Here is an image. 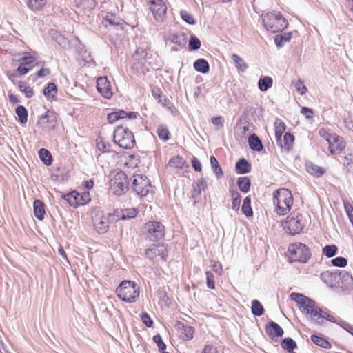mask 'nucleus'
<instances>
[{
    "mask_svg": "<svg viewBox=\"0 0 353 353\" xmlns=\"http://www.w3.org/2000/svg\"><path fill=\"white\" fill-rule=\"evenodd\" d=\"M39 156L41 161L46 165H50L52 163V157L49 150L45 148H41L39 150Z\"/></svg>",
    "mask_w": 353,
    "mask_h": 353,
    "instance_id": "obj_36",
    "label": "nucleus"
},
{
    "mask_svg": "<svg viewBox=\"0 0 353 353\" xmlns=\"http://www.w3.org/2000/svg\"><path fill=\"white\" fill-rule=\"evenodd\" d=\"M110 176V187L114 194L121 196L130 190V181L127 174L121 170H113Z\"/></svg>",
    "mask_w": 353,
    "mask_h": 353,
    "instance_id": "obj_4",
    "label": "nucleus"
},
{
    "mask_svg": "<svg viewBox=\"0 0 353 353\" xmlns=\"http://www.w3.org/2000/svg\"><path fill=\"white\" fill-rule=\"evenodd\" d=\"M46 3V0H28V6L33 10H38L41 9Z\"/></svg>",
    "mask_w": 353,
    "mask_h": 353,
    "instance_id": "obj_50",
    "label": "nucleus"
},
{
    "mask_svg": "<svg viewBox=\"0 0 353 353\" xmlns=\"http://www.w3.org/2000/svg\"><path fill=\"white\" fill-rule=\"evenodd\" d=\"M148 52L145 49L142 48H138L134 53L132 54V59L137 63L144 65L147 58H148Z\"/></svg>",
    "mask_w": 353,
    "mask_h": 353,
    "instance_id": "obj_29",
    "label": "nucleus"
},
{
    "mask_svg": "<svg viewBox=\"0 0 353 353\" xmlns=\"http://www.w3.org/2000/svg\"><path fill=\"white\" fill-rule=\"evenodd\" d=\"M263 25L268 31L273 33L281 32L287 28L288 23L280 12H268L262 15Z\"/></svg>",
    "mask_w": 353,
    "mask_h": 353,
    "instance_id": "obj_6",
    "label": "nucleus"
},
{
    "mask_svg": "<svg viewBox=\"0 0 353 353\" xmlns=\"http://www.w3.org/2000/svg\"><path fill=\"white\" fill-rule=\"evenodd\" d=\"M170 40L172 43L183 47L186 44V37L184 34H173L170 36Z\"/></svg>",
    "mask_w": 353,
    "mask_h": 353,
    "instance_id": "obj_47",
    "label": "nucleus"
},
{
    "mask_svg": "<svg viewBox=\"0 0 353 353\" xmlns=\"http://www.w3.org/2000/svg\"><path fill=\"white\" fill-rule=\"evenodd\" d=\"M33 210L35 217L42 221L44 219L46 214L45 204L41 200L37 199L33 203Z\"/></svg>",
    "mask_w": 353,
    "mask_h": 353,
    "instance_id": "obj_25",
    "label": "nucleus"
},
{
    "mask_svg": "<svg viewBox=\"0 0 353 353\" xmlns=\"http://www.w3.org/2000/svg\"><path fill=\"white\" fill-rule=\"evenodd\" d=\"M141 319L147 327H151L153 325L154 322L148 313L143 312L141 314Z\"/></svg>",
    "mask_w": 353,
    "mask_h": 353,
    "instance_id": "obj_64",
    "label": "nucleus"
},
{
    "mask_svg": "<svg viewBox=\"0 0 353 353\" xmlns=\"http://www.w3.org/2000/svg\"><path fill=\"white\" fill-rule=\"evenodd\" d=\"M143 234L146 240L157 242L164 239L165 228L160 221H150L144 225Z\"/></svg>",
    "mask_w": 353,
    "mask_h": 353,
    "instance_id": "obj_8",
    "label": "nucleus"
},
{
    "mask_svg": "<svg viewBox=\"0 0 353 353\" xmlns=\"http://www.w3.org/2000/svg\"><path fill=\"white\" fill-rule=\"evenodd\" d=\"M292 38V33L287 32L276 35L274 42L277 47H282L286 42Z\"/></svg>",
    "mask_w": 353,
    "mask_h": 353,
    "instance_id": "obj_41",
    "label": "nucleus"
},
{
    "mask_svg": "<svg viewBox=\"0 0 353 353\" xmlns=\"http://www.w3.org/2000/svg\"><path fill=\"white\" fill-rule=\"evenodd\" d=\"M97 88L98 92L104 97L110 99L113 94L110 82L107 77H99L97 80Z\"/></svg>",
    "mask_w": 353,
    "mask_h": 353,
    "instance_id": "obj_14",
    "label": "nucleus"
},
{
    "mask_svg": "<svg viewBox=\"0 0 353 353\" xmlns=\"http://www.w3.org/2000/svg\"><path fill=\"white\" fill-rule=\"evenodd\" d=\"M123 209H115L113 213L108 214L109 221L112 223H116L119 220H123Z\"/></svg>",
    "mask_w": 353,
    "mask_h": 353,
    "instance_id": "obj_51",
    "label": "nucleus"
},
{
    "mask_svg": "<svg viewBox=\"0 0 353 353\" xmlns=\"http://www.w3.org/2000/svg\"><path fill=\"white\" fill-rule=\"evenodd\" d=\"M93 225L95 230L99 234H105L109 229V221L108 216H102L100 217L95 216L92 219Z\"/></svg>",
    "mask_w": 353,
    "mask_h": 353,
    "instance_id": "obj_17",
    "label": "nucleus"
},
{
    "mask_svg": "<svg viewBox=\"0 0 353 353\" xmlns=\"http://www.w3.org/2000/svg\"><path fill=\"white\" fill-rule=\"evenodd\" d=\"M251 310L253 315L261 316L264 313V309L259 301L254 299L252 301Z\"/></svg>",
    "mask_w": 353,
    "mask_h": 353,
    "instance_id": "obj_43",
    "label": "nucleus"
},
{
    "mask_svg": "<svg viewBox=\"0 0 353 353\" xmlns=\"http://www.w3.org/2000/svg\"><path fill=\"white\" fill-rule=\"evenodd\" d=\"M57 93V88L55 83L52 82H50L47 84V85L43 88V95L48 99L52 100L56 97V94Z\"/></svg>",
    "mask_w": 353,
    "mask_h": 353,
    "instance_id": "obj_30",
    "label": "nucleus"
},
{
    "mask_svg": "<svg viewBox=\"0 0 353 353\" xmlns=\"http://www.w3.org/2000/svg\"><path fill=\"white\" fill-rule=\"evenodd\" d=\"M281 347L287 350L289 353L297 347L296 343L290 337H287L283 339L281 342Z\"/></svg>",
    "mask_w": 353,
    "mask_h": 353,
    "instance_id": "obj_38",
    "label": "nucleus"
},
{
    "mask_svg": "<svg viewBox=\"0 0 353 353\" xmlns=\"http://www.w3.org/2000/svg\"><path fill=\"white\" fill-rule=\"evenodd\" d=\"M267 335L274 339L275 337H281L283 335V328L276 322L270 321L265 326Z\"/></svg>",
    "mask_w": 353,
    "mask_h": 353,
    "instance_id": "obj_18",
    "label": "nucleus"
},
{
    "mask_svg": "<svg viewBox=\"0 0 353 353\" xmlns=\"http://www.w3.org/2000/svg\"><path fill=\"white\" fill-rule=\"evenodd\" d=\"M273 196L274 205L276 206V212L279 215L286 214L293 204L292 192L288 189H279L274 192Z\"/></svg>",
    "mask_w": 353,
    "mask_h": 353,
    "instance_id": "obj_2",
    "label": "nucleus"
},
{
    "mask_svg": "<svg viewBox=\"0 0 353 353\" xmlns=\"http://www.w3.org/2000/svg\"><path fill=\"white\" fill-rule=\"evenodd\" d=\"M185 163V160L181 156L176 155L169 160L168 165L175 168H183Z\"/></svg>",
    "mask_w": 353,
    "mask_h": 353,
    "instance_id": "obj_40",
    "label": "nucleus"
},
{
    "mask_svg": "<svg viewBox=\"0 0 353 353\" xmlns=\"http://www.w3.org/2000/svg\"><path fill=\"white\" fill-rule=\"evenodd\" d=\"M248 145L252 150L261 152L263 150L262 141L255 134H252L248 138Z\"/></svg>",
    "mask_w": 353,
    "mask_h": 353,
    "instance_id": "obj_26",
    "label": "nucleus"
},
{
    "mask_svg": "<svg viewBox=\"0 0 353 353\" xmlns=\"http://www.w3.org/2000/svg\"><path fill=\"white\" fill-rule=\"evenodd\" d=\"M288 252L292 261L306 263L311 257L309 248L301 243L290 244Z\"/></svg>",
    "mask_w": 353,
    "mask_h": 353,
    "instance_id": "obj_9",
    "label": "nucleus"
},
{
    "mask_svg": "<svg viewBox=\"0 0 353 353\" xmlns=\"http://www.w3.org/2000/svg\"><path fill=\"white\" fill-rule=\"evenodd\" d=\"M319 135L324 139L327 143L329 144L331 141H333L334 139V137H336L335 134H330L327 130H325L324 128H321L319 131Z\"/></svg>",
    "mask_w": 353,
    "mask_h": 353,
    "instance_id": "obj_57",
    "label": "nucleus"
},
{
    "mask_svg": "<svg viewBox=\"0 0 353 353\" xmlns=\"http://www.w3.org/2000/svg\"><path fill=\"white\" fill-rule=\"evenodd\" d=\"M290 297L299 305V309L307 318L314 323L321 319V316L319 313L321 308L316 305L314 300L302 294L296 292H292Z\"/></svg>",
    "mask_w": 353,
    "mask_h": 353,
    "instance_id": "obj_1",
    "label": "nucleus"
},
{
    "mask_svg": "<svg viewBox=\"0 0 353 353\" xmlns=\"http://www.w3.org/2000/svg\"><path fill=\"white\" fill-rule=\"evenodd\" d=\"M113 141L123 149H131L135 144L133 133L127 128L117 126L114 131Z\"/></svg>",
    "mask_w": 353,
    "mask_h": 353,
    "instance_id": "obj_7",
    "label": "nucleus"
},
{
    "mask_svg": "<svg viewBox=\"0 0 353 353\" xmlns=\"http://www.w3.org/2000/svg\"><path fill=\"white\" fill-rule=\"evenodd\" d=\"M294 136L288 132H285L283 135V139L282 140L281 145H279L282 149H284L286 152H289L292 150L294 143Z\"/></svg>",
    "mask_w": 353,
    "mask_h": 353,
    "instance_id": "obj_28",
    "label": "nucleus"
},
{
    "mask_svg": "<svg viewBox=\"0 0 353 353\" xmlns=\"http://www.w3.org/2000/svg\"><path fill=\"white\" fill-rule=\"evenodd\" d=\"M153 341L157 344L159 347V352H163L166 350V345L163 342L162 337L160 334H157L153 336Z\"/></svg>",
    "mask_w": 353,
    "mask_h": 353,
    "instance_id": "obj_58",
    "label": "nucleus"
},
{
    "mask_svg": "<svg viewBox=\"0 0 353 353\" xmlns=\"http://www.w3.org/2000/svg\"><path fill=\"white\" fill-rule=\"evenodd\" d=\"M241 211L246 217H250L253 215V211L251 207V199L249 196L243 199Z\"/></svg>",
    "mask_w": 353,
    "mask_h": 353,
    "instance_id": "obj_39",
    "label": "nucleus"
},
{
    "mask_svg": "<svg viewBox=\"0 0 353 353\" xmlns=\"http://www.w3.org/2000/svg\"><path fill=\"white\" fill-rule=\"evenodd\" d=\"M15 113L19 118V121L21 124H24L28 120V111L23 105H19L15 109Z\"/></svg>",
    "mask_w": 353,
    "mask_h": 353,
    "instance_id": "obj_42",
    "label": "nucleus"
},
{
    "mask_svg": "<svg viewBox=\"0 0 353 353\" xmlns=\"http://www.w3.org/2000/svg\"><path fill=\"white\" fill-rule=\"evenodd\" d=\"M32 68V65H28L27 63H21L19 64L17 71L21 75L26 74Z\"/></svg>",
    "mask_w": 353,
    "mask_h": 353,
    "instance_id": "obj_62",
    "label": "nucleus"
},
{
    "mask_svg": "<svg viewBox=\"0 0 353 353\" xmlns=\"http://www.w3.org/2000/svg\"><path fill=\"white\" fill-rule=\"evenodd\" d=\"M275 140L277 145L282 144V135L285 130V124L281 119H276L274 122Z\"/></svg>",
    "mask_w": 353,
    "mask_h": 353,
    "instance_id": "obj_22",
    "label": "nucleus"
},
{
    "mask_svg": "<svg viewBox=\"0 0 353 353\" xmlns=\"http://www.w3.org/2000/svg\"><path fill=\"white\" fill-rule=\"evenodd\" d=\"M150 9L155 19L162 18L167 12V6L163 0H148Z\"/></svg>",
    "mask_w": 353,
    "mask_h": 353,
    "instance_id": "obj_15",
    "label": "nucleus"
},
{
    "mask_svg": "<svg viewBox=\"0 0 353 353\" xmlns=\"http://www.w3.org/2000/svg\"><path fill=\"white\" fill-rule=\"evenodd\" d=\"M211 121L216 126V130H219L223 127L224 119L221 116L212 117Z\"/></svg>",
    "mask_w": 353,
    "mask_h": 353,
    "instance_id": "obj_63",
    "label": "nucleus"
},
{
    "mask_svg": "<svg viewBox=\"0 0 353 353\" xmlns=\"http://www.w3.org/2000/svg\"><path fill=\"white\" fill-rule=\"evenodd\" d=\"M102 24L105 27L113 28L114 29H123V20L115 14L108 12L102 21Z\"/></svg>",
    "mask_w": 353,
    "mask_h": 353,
    "instance_id": "obj_16",
    "label": "nucleus"
},
{
    "mask_svg": "<svg viewBox=\"0 0 353 353\" xmlns=\"http://www.w3.org/2000/svg\"><path fill=\"white\" fill-rule=\"evenodd\" d=\"M157 132L159 138L163 141H167L170 138V131L165 124L159 125L157 128Z\"/></svg>",
    "mask_w": 353,
    "mask_h": 353,
    "instance_id": "obj_37",
    "label": "nucleus"
},
{
    "mask_svg": "<svg viewBox=\"0 0 353 353\" xmlns=\"http://www.w3.org/2000/svg\"><path fill=\"white\" fill-rule=\"evenodd\" d=\"M137 210L136 208L123 209V220H128L134 218L137 215Z\"/></svg>",
    "mask_w": 353,
    "mask_h": 353,
    "instance_id": "obj_53",
    "label": "nucleus"
},
{
    "mask_svg": "<svg viewBox=\"0 0 353 353\" xmlns=\"http://www.w3.org/2000/svg\"><path fill=\"white\" fill-rule=\"evenodd\" d=\"M321 314V319H319V321H315L314 323L318 325H322L324 323V320L326 319L328 321L336 323L337 324V321L334 316L329 314L326 311L323 310L321 308V312H319Z\"/></svg>",
    "mask_w": 353,
    "mask_h": 353,
    "instance_id": "obj_49",
    "label": "nucleus"
},
{
    "mask_svg": "<svg viewBox=\"0 0 353 353\" xmlns=\"http://www.w3.org/2000/svg\"><path fill=\"white\" fill-rule=\"evenodd\" d=\"M206 274V285L207 287L210 289H214L215 288V283H214V274L210 272L207 271L205 272Z\"/></svg>",
    "mask_w": 353,
    "mask_h": 353,
    "instance_id": "obj_61",
    "label": "nucleus"
},
{
    "mask_svg": "<svg viewBox=\"0 0 353 353\" xmlns=\"http://www.w3.org/2000/svg\"><path fill=\"white\" fill-rule=\"evenodd\" d=\"M338 250V247L336 245H327L323 248L322 253L327 258H332L337 254Z\"/></svg>",
    "mask_w": 353,
    "mask_h": 353,
    "instance_id": "obj_44",
    "label": "nucleus"
},
{
    "mask_svg": "<svg viewBox=\"0 0 353 353\" xmlns=\"http://www.w3.org/2000/svg\"><path fill=\"white\" fill-rule=\"evenodd\" d=\"M284 230L291 235H295L302 232L305 227V220L303 215L290 214L287 216L285 221L283 223Z\"/></svg>",
    "mask_w": 353,
    "mask_h": 353,
    "instance_id": "obj_10",
    "label": "nucleus"
},
{
    "mask_svg": "<svg viewBox=\"0 0 353 353\" xmlns=\"http://www.w3.org/2000/svg\"><path fill=\"white\" fill-rule=\"evenodd\" d=\"M180 15L182 19L187 23L190 25H195L196 23V21L194 19L193 16L186 10H181Z\"/></svg>",
    "mask_w": 353,
    "mask_h": 353,
    "instance_id": "obj_52",
    "label": "nucleus"
},
{
    "mask_svg": "<svg viewBox=\"0 0 353 353\" xmlns=\"http://www.w3.org/2000/svg\"><path fill=\"white\" fill-rule=\"evenodd\" d=\"M157 256H160L164 261L168 257L167 245L165 244L154 245L153 247L145 250V256L149 259H154Z\"/></svg>",
    "mask_w": 353,
    "mask_h": 353,
    "instance_id": "obj_13",
    "label": "nucleus"
},
{
    "mask_svg": "<svg viewBox=\"0 0 353 353\" xmlns=\"http://www.w3.org/2000/svg\"><path fill=\"white\" fill-rule=\"evenodd\" d=\"M194 68L196 71L205 74L210 70L208 62L204 59H199L194 63Z\"/></svg>",
    "mask_w": 353,
    "mask_h": 353,
    "instance_id": "obj_31",
    "label": "nucleus"
},
{
    "mask_svg": "<svg viewBox=\"0 0 353 353\" xmlns=\"http://www.w3.org/2000/svg\"><path fill=\"white\" fill-rule=\"evenodd\" d=\"M130 188L139 197H145L153 193V187L150 180L143 174H134L131 178Z\"/></svg>",
    "mask_w": 353,
    "mask_h": 353,
    "instance_id": "obj_5",
    "label": "nucleus"
},
{
    "mask_svg": "<svg viewBox=\"0 0 353 353\" xmlns=\"http://www.w3.org/2000/svg\"><path fill=\"white\" fill-rule=\"evenodd\" d=\"M118 297L126 303H134L139 296V287L134 281H123L116 289Z\"/></svg>",
    "mask_w": 353,
    "mask_h": 353,
    "instance_id": "obj_3",
    "label": "nucleus"
},
{
    "mask_svg": "<svg viewBox=\"0 0 353 353\" xmlns=\"http://www.w3.org/2000/svg\"><path fill=\"white\" fill-rule=\"evenodd\" d=\"M340 162L343 164L344 170L347 173L351 171L353 167L352 156L349 154L347 156L341 157Z\"/></svg>",
    "mask_w": 353,
    "mask_h": 353,
    "instance_id": "obj_48",
    "label": "nucleus"
},
{
    "mask_svg": "<svg viewBox=\"0 0 353 353\" xmlns=\"http://www.w3.org/2000/svg\"><path fill=\"white\" fill-rule=\"evenodd\" d=\"M339 276V270H334L332 271L327 270L323 272L321 274V279L324 283H327V285H332L333 284L335 283L339 284V281H337Z\"/></svg>",
    "mask_w": 353,
    "mask_h": 353,
    "instance_id": "obj_19",
    "label": "nucleus"
},
{
    "mask_svg": "<svg viewBox=\"0 0 353 353\" xmlns=\"http://www.w3.org/2000/svg\"><path fill=\"white\" fill-rule=\"evenodd\" d=\"M97 147L99 150L103 152H107L110 151L111 145L108 142H105L104 140L101 139L99 141H97Z\"/></svg>",
    "mask_w": 353,
    "mask_h": 353,
    "instance_id": "obj_60",
    "label": "nucleus"
},
{
    "mask_svg": "<svg viewBox=\"0 0 353 353\" xmlns=\"http://www.w3.org/2000/svg\"><path fill=\"white\" fill-rule=\"evenodd\" d=\"M272 79L270 77L265 76L259 79L258 81V87L261 91L265 92L272 86Z\"/></svg>",
    "mask_w": 353,
    "mask_h": 353,
    "instance_id": "obj_33",
    "label": "nucleus"
},
{
    "mask_svg": "<svg viewBox=\"0 0 353 353\" xmlns=\"http://www.w3.org/2000/svg\"><path fill=\"white\" fill-rule=\"evenodd\" d=\"M176 326L179 330H181V338L183 340L190 341L193 338L194 334V327L185 325L181 322H178Z\"/></svg>",
    "mask_w": 353,
    "mask_h": 353,
    "instance_id": "obj_20",
    "label": "nucleus"
},
{
    "mask_svg": "<svg viewBox=\"0 0 353 353\" xmlns=\"http://www.w3.org/2000/svg\"><path fill=\"white\" fill-rule=\"evenodd\" d=\"M192 191L191 199L193 201V205L200 201L201 194L202 191H205L208 187V183L205 178L201 177L194 181L192 185Z\"/></svg>",
    "mask_w": 353,
    "mask_h": 353,
    "instance_id": "obj_12",
    "label": "nucleus"
},
{
    "mask_svg": "<svg viewBox=\"0 0 353 353\" xmlns=\"http://www.w3.org/2000/svg\"><path fill=\"white\" fill-rule=\"evenodd\" d=\"M61 198L74 207L83 205L90 201V194L88 192L81 194L77 191H72L68 194L61 195Z\"/></svg>",
    "mask_w": 353,
    "mask_h": 353,
    "instance_id": "obj_11",
    "label": "nucleus"
},
{
    "mask_svg": "<svg viewBox=\"0 0 353 353\" xmlns=\"http://www.w3.org/2000/svg\"><path fill=\"white\" fill-rule=\"evenodd\" d=\"M331 264L333 266L339 268H344L347 264V260L343 256H337L330 261Z\"/></svg>",
    "mask_w": 353,
    "mask_h": 353,
    "instance_id": "obj_54",
    "label": "nucleus"
},
{
    "mask_svg": "<svg viewBox=\"0 0 353 353\" xmlns=\"http://www.w3.org/2000/svg\"><path fill=\"white\" fill-rule=\"evenodd\" d=\"M237 185L242 192L248 193L250 189L251 181L247 176H240L237 179Z\"/></svg>",
    "mask_w": 353,
    "mask_h": 353,
    "instance_id": "obj_34",
    "label": "nucleus"
},
{
    "mask_svg": "<svg viewBox=\"0 0 353 353\" xmlns=\"http://www.w3.org/2000/svg\"><path fill=\"white\" fill-rule=\"evenodd\" d=\"M330 152L332 154L339 153L345 147V144L343 141L342 137L336 136L333 141H331L329 144Z\"/></svg>",
    "mask_w": 353,
    "mask_h": 353,
    "instance_id": "obj_23",
    "label": "nucleus"
},
{
    "mask_svg": "<svg viewBox=\"0 0 353 353\" xmlns=\"http://www.w3.org/2000/svg\"><path fill=\"white\" fill-rule=\"evenodd\" d=\"M340 276L338 278L339 284L343 290H350L353 281L352 276L347 272L339 271Z\"/></svg>",
    "mask_w": 353,
    "mask_h": 353,
    "instance_id": "obj_21",
    "label": "nucleus"
},
{
    "mask_svg": "<svg viewBox=\"0 0 353 353\" xmlns=\"http://www.w3.org/2000/svg\"><path fill=\"white\" fill-rule=\"evenodd\" d=\"M251 167V164L248 160L241 158L235 164V171L239 174H245L250 172Z\"/></svg>",
    "mask_w": 353,
    "mask_h": 353,
    "instance_id": "obj_24",
    "label": "nucleus"
},
{
    "mask_svg": "<svg viewBox=\"0 0 353 353\" xmlns=\"http://www.w3.org/2000/svg\"><path fill=\"white\" fill-rule=\"evenodd\" d=\"M306 170L311 175L316 177H321L325 173V170L312 162L306 163Z\"/></svg>",
    "mask_w": 353,
    "mask_h": 353,
    "instance_id": "obj_27",
    "label": "nucleus"
},
{
    "mask_svg": "<svg viewBox=\"0 0 353 353\" xmlns=\"http://www.w3.org/2000/svg\"><path fill=\"white\" fill-rule=\"evenodd\" d=\"M345 212L347 214L350 221L353 225V206L348 201H343Z\"/></svg>",
    "mask_w": 353,
    "mask_h": 353,
    "instance_id": "obj_59",
    "label": "nucleus"
},
{
    "mask_svg": "<svg viewBox=\"0 0 353 353\" xmlns=\"http://www.w3.org/2000/svg\"><path fill=\"white\" fill-rule=\"evenodd\" d=\"M211 168L216 176L219 179L223 175V171L219 163L214 156H211L210 159Z\"/></svg>",
    "mask_w": 353,
    "mask_h": 353,
    "instance_id": "obj_45",
    "label": "nucleus"
},
{
    "mask_svg": "<svg viewBox=\"0 0 353 353\" xmlns=\"http://www.w3.org/2000/svg\"><path fill=\"white\" fill-rule=\"evenodd\" d=\"M41 121L48 123V128L49 129H53L57 124L54 116L50 115L48 114H46L44 117H43L41 118Z\"/></svg>",
    "mask_w": 353,
    "mask_h": 353,
    "instance_id": "obj_56",
    "label": "nucleus"
},
{
    "mask_svg": "<svg viewBox=\"0 0 353 353\" xmlns=\"http://www.w3.org/2000/svg\"><path fill=\"white\" fill-rule=\"evenodd\" d=\"M311 341L316 345L324 349H330L332 347L330 343L327 339L321 336L312 334L311 336Z\"/></svg>",
    "mask_w": 353,
    "mask_h": 353,
    "instance_id": "obj_35",
    "label": "nucleus"
},
{
    "mask_svg": "<svg viewBox=\"0 0 353 353\" xmlns=\"http://www.w3.org/2000/svg\"><path fill=\"white\" fill-rule=\"evenodd\" d=\"M201 47L200 40L195 36L191 35L189 40V50H196Z\"/></svg>",
    "mask_w": 353,
    "mask_h": 353,
    "instance_id": "obj_55",
    "label": "nucleus"
},
{
    "mask_svg": "<svg viewBox=\"0 0 353 353\" xmlns=\"http://www.w3.org/2000/svg\"><path fill=\"white\" fill-rule=\"evenodd\" d=\"M18 87L20 91L23 92L27 98H31L34 94L33 89L28 85L26 81H19Z\"/></svg>",
    "mask_w": 353,
    "mask_h": 353,
    "instance_id": "obj_46",
    "label": "nucleus"
},
{
    "mask_svg": "<svg viewBox=\"0 0 353 353\" xmlns=\"http://www.w3.org/2000/svg\"><path fill=\"white\" fill-rule=\"evenodd\" d=\"M235 66L238 71L244 72L248 68V65L243 60V59L236 54H232L231 56Z\"/></svg>",
    "mask_w": 353,
    "mask_h": 353,
    "instance_id": "obj_32",
    "label": "nucleus"
}]
</instances>
